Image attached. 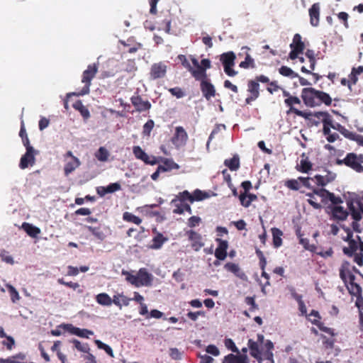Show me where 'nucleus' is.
Listing matches in <instances>:
<instances>
[{
  "instance_id": "f257e3e1",
  "label": "nucleus",
  "mask_w": 363,
  "mask_h": 363,
  "mask_svg": "<svg viewBox=\"0 0 363 363\" xmlns=\"http://www.w3.org/2000/svg\"><path fill=\"white\" fill-rule=\"evenodd\" d=\"M259 82L269 83V78L265 75L261 74L256 76L254 79L247 82V92L249 96L245 99L247 104H250L259 96Z\"/></svg>"
},
{
  "instance_id": "f03ea898",
  "label": "nucleus",
  "mask_w": 363,
  "mask_h": 363,
  "mask_svg": "<svg viewBox=\"0 0 363 363\" xmlns=\"http://www.w3.org/2000/svg\"><path fill=\"white\" fill-rule=\"evenodd\" d=\"M336 163L339 165L345 164L357 172H363V154L350 152L344 159H337Z\"/></svg>"
},
{
  "instance_id": "7ed1b4c3",
  "label": "nucleus",
  "mask_w": 363,
  "mask_h": 363,
  "mask_svg": "<svg viewBox=\"0 0 363 363\" xmlns=\"http://www.w3.org/2000/svg\"><path fill=\"white\" fill-rule=\"evenodd\" d=\"M98 72V65L95 63L89 65L87 69L83 72L82 82L84 84V87L78 95H85L89 93V87L91 80L94 78Z\"/></svg>"
},
{
  "instance_id": "20e7f679",
  "label": "nucleus",
  "mask_w": 363,
  "mask_h": 363,
  "mask_svg": "<svg viewBox=\"0 0 363 363\" xmlns=\"http://www.w3.org/2000/svg\"><path fill=\"white\" fill-rule=\"evenodd\" d=\"M235 59V54L233 51L224 52L220 56V60L223 65L224 72L229 77H234L238 74V72L233 69Z\"/></svg>"
},
{
  "instance_id": "39448f33",
  "label": "nucleus",
  "mask_w": 363,
  "mask_h": 363,
  "mask_svg": "<svg viewBox=\"0 0 363 363\" xmlns=\"http://www.w3.org/2000/svg\"><path fill=\"white\" fill-rule=\"evenodd\" d=\"M63 157L65 162L64 173L67 177L80 166L81 162L79 158L73 155L72 152L70 150L67 151L63 155Z\"/></svg>"
},
{
  "instance_id": "423d86ee",
  "label": "nucleus",
  "mask_w": 363,
  "mask_h": 363,
  "mask_svg": "<svg viewBox=\"0 0 363 363\" xmlns=\"http://www.w3.org/2000/svg\"><path fill=\"white\" fill-rule=\"evenodd\" d=\"M284 104L287 107H289V110L287 112L288 113H293L296 114V116L304 118H309V116H311V113L305 112V111L298 110L294 107V105H300L301 104V100L297 96H291L289 98L285 99Z\"/></svg>"
},
{
  "instance_id": "0eeeda50",
  "label": "nucleus",
  "mask_w": 363,
  "mask_h": 363,
  "mask_svg": "<svg viewBox=\"0 0 363 363\" xmlns=\"http://www.w3.org/2000/svg\"><path fill=\"white\" fill-rule=\"evenodd\" d=\"M318 90L314 88H303L301 91V98L306 106L314 107L317 106Z\"/></svg>"
},
{
  "instance_id": "6e6552de",
  "label": "nucleus",
  "mask_w": 363,
  "mask_h": 363,
  "mask_svg": "<svg viewBox=\"0 0 363 363\" xmlns=\"http://www.w3.org/2000/svg\"><path fill=\"white\" fill-rule=\"evenodd\" d=\"M167 65L162 62L154 63L150 70L149 77L150 80H156L164 78L166 76Z\"/></svg>"
},
{
  "instance_id": "1a4fd4ad",
  "label": "nucleus",
  "mask_w": 363,
  "mask_h": 363,
  "mask_svg": "<svg viewBox=\"0 0 363 363\" xmlns=\"http://www.w3.org/2000/svg\"><path fill=\"white\" fill-rule=\"evenodd\" d=\"M189 139L188 134L182 126H177L175 132L172 138V143L177 147H183L186 145Z\"/></svg>"
},
{
  "instance_id": "9d476101",
  "label": "nucleus",
  "mask_w": 363,
  "mask_h": 363,
  "mask_svg": "<svg viewBox=\"0 0 363 363\" xmlns=\"http://www.w3.org/2000/svg\"><path fill=\"white\" fill-rule=\"evenodd\" d=\"M314 116L318 118H322L323 123V134L327 138L331 134L330 129L333 128V118L328 112L319 111L315 112Z\"/></svg>"
},
{
  "instance_id": "9b49d317",
  "label": "nucleus",
  "mask_w": 363,
  "mask_h": 363,
  "mask_svg": "<svg viewBox=\"0 0 363 363\" xmlns=\"http://www.w3.org/2000/svg\"><path fill=\"white\" fill-rule=\"evenodd\" d=\"M181 194L183 200H188L191 203L194 201H203L209 197V194L207 192L200 189H196L192 194H190L187 190H184L181 192Z\"/></svg>"
},
{
  "instance_id": "f8f14e48",
  "label": "nucleus",
  "mask_w": 363,
  "mask_h": 363,
  "mask_svg": "<svg viewBox=\"0 0 363 363\" xmlns=\"http://www.w3.org/2000/svg\"><path fill=\"white\" fill-rule=\"evenodd\" d=\"M130 101L135 107V111L139 113L149 111L152 106L149 101L144 100L139 94L133 95L130 98Z\"/></svg>"
},
{
  "instance_id": "ddd939ff",
  "label": "nucleus",
  "mask_w": 363,
  "mask_h": 363,
  "mask_svg": "<svg viewBox=\"0 0 363 363\" xmlns=\"http://www.w3.org/2000/svg\"><path fill=\"white\" fill-rule=\"evenodd\" d=\"M38 153V150H31V149H28L26 153L22 155L20 160L19 167L21 169H25L29 166H33L35 163V155Z\"/></svg>"
},
{
  "instance_id": "4468645a",
  "label": "nucleus",
  "mask_w": 363,
  "mask_h": 363,
  "mask_svg": "<svg viewBox=\"0 0 363 363\" xmlns=\"http://www.w3.org/2000/svg\"><path fill=\"white\" fill-rule=\"evenodd\" d=\"M186 234L188 236L189 240L191 242V247L195 251H199L203 245L202 241V236L193 230L186 231Z\"/></svg>"
},
{
  "instance_id": "2eb2a0df",
  "label": "nucleus",
  "mask_w": 363,
  "mask_h": 363,
  "mask_svg": "<svg viewBox=\"0 0 363 363\" xmlns=\"http://www.w3.org/2000/svg\"><path fill=\"white\" fill-rule=\"evenodd\" d=\"M200 89L203 96L207 100H210L216 96V89L209 79L202 80L200 84Z\"/></svg>"
},
{
  "instance_id": "dca6fc26",
  "label": "nucleus",
  "mask_w": 363,
  "mask_h": 363,
  "mask_svg": "<svg viewBox=\"0 0 363 363\" xmlns=\"http://www.w3.org/2000/svg\"><path fill=\"white\" fill-rule=\"evenodd\" d=\"M218 247L215 250V257L218 260H224L227 257V250L228 248V242L220 238H216Z\"/></svg>"
},
{
  "instance_id": "f3484780",
  "label": "nucleus",
  "mask_w": 363,
  "mask_h": 363,
  "mask_svg": "<svg viewBox=\"0 0 363 363\" xmlns=\"http://www.w3.org/2000/svg\"><path fill=\"white\" fill-rule=\"evenodd\" d=\"M138 282L140 286H150L152 285V282L153 280L152 275L149 273L145 268H141L139 269L138 272Z\"/></svg>"
},
{
  "instance_id": "a211bd4d",
  "label": "nucleus",
  "mask_w": 363,
  "mask_h": 363,
  "mask_svg": "<svg viewBox=\"0 0 363 363\" xmlns=\"http://www.w3.org/2000/svg\"><path fill=\"white\" fill-rule=\"evenodd\" d=\"M320 4L315 3L308 10L310 16V23L312 26L316 27L319 25L320 20Z\"/></svg>"
},
{
  "instance_id": "6ab92c4d",
  "label": "nucleus",
  "mask_w": 363,
  "mask_h": 363,
  "mask_svg": "<svg viewBox=\"0 0 363 363\" xmlns=\"http://www.w3.org/2000/svg\"><path fill=\"white\" fill-rule=\"evenodd\" d=\"M181 195V192H179L171 201V204L174 206L173 209V213L174 214L182 215L184 213V208L185 205H186V201L188 200H183V197Z\"/></svg>"
},
{
  "instance_id": "aec40b11",
  "label": "nucleus",
  "mask_w": 363,
  "mask_h": 363,
  "mask_svg": "<svg viewBox=\"0 0 363 363\" xmlns=\"http://www.w3.org/2000/svg\"><path fill=\"white\" fill-rule=\"evenodd\" d=\"M352 271L360 274V272L354 266L352 267L351 269L350 264L348 262L342 263L340 269V277L345 284L347 283V277L352 273Z\"/></svg>"
},
{
  "instance_id": "412c9836",
  "label": "nucleus",
  "mask_w": 363,
  "mask_h": 363,
  "mask_svg": "<svg viewBox=\"0 0 363 363\" xmlns=\"http://www.w3.org/2000/svg\"><path fill=\"white\" fill-rule=\"evenodd\" d=\"M224 268L228 272L234 274L237 277L240 278V279H247V276L245 273L242 271V269H240L238 264L233 262H228L224 265Z\"/></svg>"
},
{
  "instance_id": "4be33fe9",
  "label": "nucleus",
  "mask_w": 363,
  "mask_h": 363,
  "mask_svg": "<svg viewBox=\"0 0 363 363\" xmlns=\"http://www.w3.org/2000/svg\"><path fill=\"white\" fill-rule=\"evenodd\" d=\"M160 162L163 163L162 165H159V169H162V172H168L172 169H178L179 166L174 162L172 159L163 158L160 157Z\"/></svg>"
},
{
  "instance_id": "5701e85b",
  "label": "nucleus",
  "mask_w": 363,
  "mask_h": 363,
  "mask_svg": "<svg viewBox=\"0 0 363 363\" xmlns=\"http://www.w3.org/2000/svg\"><path fill=\"white\" fill-rule=\"evenodd\" d=\"M248 347L250 351V355L255 358L259 363L262 361L261 352L259 349V344L252 339H250L247 342Z\"/></svg>"
},
{
  "instance_id": "b1692460",
  "label": "nucleus",
  "mask_w": 363,
  "mask_h": 363,
  "mask_svg": "<svg viewBox=\"0 0 363 363\" xmlns=\"http://www.w3.org/2000/svg\"><path fill=\"white\" fill-rule=\"evenodd\" d=\"M223 363H249V360L245 354L235 355L229 354L225 357Z\"/></svg>"
},
{
  "instance_id": "393cba45",
  "label": "nucleus",
  "mask_w": 363,
  "mask_h": 363,
  "mask_svg": "<svg viewBox=\"0 0 363 363\" xmlns=\"http://www.w3.org/2000/svg\"><path fill=\"white\" fill-rule=\"evenodd\" d=\"M331 211L334 219L345 220L348 216V212L342 206H335L332 208Z\"/></svg>"
},
{
  "instance_id": "a878e982",
  "label": "nucleus",
  "mask_w": 363,
  "mask_h": 363,
  "mask_svg": "<svg viewBox=\"0 0 363 363\" xmlns=\"http://www.w3.org/2000/svg\"><path fill=\"white\" fill-rule=\"evenodd\" d=\"M167 240L168 238L164 237L161 233H157V235L152 240V243L150 245V248L153 250L160 249Z\"/></svg>"
},
{
  "instance_id": "bb28decb",
  "label": "nucleus",
  "mask_w": 363,
  "mask_h": 363,
  "mask_svg": "<svg viewBox=\"0 0 363 363\" xmlns=\"http://www.w3.org/2000/svg\"><path fill=\"white\" fill-rule=\"evenodd\" d=\"M271 231L272 234V242L274 247L275 248L281 247L282 245L281 236L283 235V232L277 228H272Z\"/></svg>"
},
{
  "instance_id": "cd10ccee",
  "label": "nucleus",
  "mask_w": 363,
  "mask_h": 363,
  "mask_svg": "<svg viewBox=\"0 0 363 363\" xmlns=\"http://www.w3.org/2000/svg\"><path fill=\"white\" fill-rule=\"evenodd\" d=\"M335 176L328 173L325 176L317 174L314 177L315 183L318 186H324L335 179Z\"/></svg>"
},
{
  "instance_id": "c85d7f7f",
  "label": "nucleus",
  "mask_w": 363,
  "mask_h": 363,
  "mask_svg": "<svg viewBox=\"0 0 363 363\" xmlns=\"http://www.w3.org/2000/svg\"><path fill=\"white\" fill-rule=\"evenodd\" d=\"M239 199L241 205L247 208L251 205L252 201L257 200V196L254 194L241 193L239 196Z\"/></svg>"
},
{
  "instance_id": "c756f323",
  "label": "nucleus",
  "mask_w": 363,
  "mask_h": 363,
  "mask_svg": "<svg viewBox=\"0 0 363 363\" xmlns=\"http://www.w3.org/2000/svg\"><path fill=\"white\" fill-rule=\"evenodd\" d=\"M69 332L80 337L89 338V335H92L94 332L88 329H81L72 325H70Z\"/></svg>"
},
{
  "instance_id": "7c9ffc66",
  "label": "nucleus",
  "mask_w": 363,
  "mask_h": 363,
  "mask_svg": "<svg viewBox=\"0 0 363 363\" xmlns=\"http://www.w3.org/2000/svg\"><path fill=\"white\" fill-rule=\"evenodd\" d=\"M224 164L229 168L230 171H236L240 168V158L238 155H235L230 159H226Z\"/></svg>"
},
{
  "instance_id": "2f4dec72",
  "label": "nucleus",
  "mask_w": 363,
  "mask_h": 363,
  "mask_svg": "<svg viewBox=\"0 0 363 363\" xmlns=\"http://www.w3.org/2000/svg\"><path fill=\"white\" fill-rule=\"evenodd\" d=\"M131 298H128L123 294H118L113 296V303L121 308L122 306H127L129 305Z\"/></svg>"
},
{
  "instance_id": "473e14b6",
  "label": "nucleus",
  "mask_w": 363,
  "mask_h": 363,
  "mask_svg": "<svg viewBox=\"0 0 363 363\" xmlns=\"http://www.w3.org/2000/svg\"><path fill=\"white\" fill-rule=\"evenodd\" d=\"M359 208L358 209L355 208L352 203L349 205V209L350 211L352 218L356 221L360 220L362 218L363 205L362 203H359Z\"/></svg>"
},
{
  "instance_id": "72a5a7b5",
  "label": "nucleus",
  "mask_w": 363,
  "mask_h": 363,
  "mask_svg": "<svg viewBox=\"0 0 363 363\" xmlns=\"http://www.w3.org/2000/svg\"><path fill=\"white\" fill-rule=\"evenodd\" d=\"M22 228L26 232V233L32 238H36L40 233V230L39 228L28 223H23Z\"/></svg>"
},
{
  "instance_id": "f704fd0d",
  "label": "nucleus",
  "mask_w": 363,
  "mask_h": 363,
  "mask_svg": "<svg viewBox=\"0 0 363 363\" xmlns=\"http://www.w3.org/2000/svg\"><path fill=\"white\" fill-rule=\"evenodd\" d=\"M189 72L196 80L200 81L201 82L203 79H208L207 78L206 72L202 67H199L196 69H194L191 67Z\"/></svg>"
},
{
  "instance_id": "c9c22d12",
  "label": "nucleus",
  "mask_w": 363,
  "mask_h": 363,
  "mask_svg": "<svg viewBox=\"0 0 363 363\" xmlns=\"http://www.w3.org/2000/svg\"><path fill=\"white\" fill-rule=\"evenodd\" d=\"M86 228L91 233V234L99 240L103 241L106 238V235L103 232L101 226L93 227L90 225L86 226Z\"/></svg>"
},
{
  "instance_id": "e433bc0d",
  "label": "nucleus",
  "mask_w": 363,
  "mask_h": 363,
  "mask_svg": "<svg viewBox=\"0 0 363 363\" xmlns=\"http://www.w3.org/2000/svg\"><path fill=\"white\" fill-rule=\"evenodd\" d=\"M73 108L79 111L84 118L87 119L90 117V113L88 108L84 106L81 100H77L73 104Z\"/></svg>"
},
{
  "instance_id": "4c0bfd02",
  "label": "nucleus",
  "mask_w": 363,
  "mask_h": 363,
  "mask_svg": "<svg viewBox=\"0 0 363 363\" xmlns=\"http://www.w3.org/2000/svg\"><path fill=\"white\" fill-rule=\"evenodd\" d=\"M317 106L324 104L326 106H330L332 104V99L330 95L324 91H318V92Z\"/></svg>"
},
{
  "instance_id": "58836bf2",
  "label": "nucleus",
  "mask_w": 363,
  "mask_h": 363,
  "mask_svg": "<svg viewBox=\"0 0 363 363\" xmlns=\"http://www.w3.org/2000/svg\"><path fill=\"white\" fill-rule=\"evenodd\" d=\"M333 129L337 130L347 138L352 139L354 137V134L352 132L338 123L333 121Z\"/></svg>"
},
{
  "instance_id": "ea45409f",
  "label": "nucleus",
  "mask_w": 363,
  "mask_h": 363,
  "mask_svg": "<svg viewBox=\"0 0 363 363\" xmlns=\"http://www.w3.org/2000/svg\"><path fill=\"white\" fill-rule=\"evenodd\" d=\"M96 302L101 306H111L113 303V299L106 293L99 294L96 296Z\"/></svg>"
},
{
  "instance_id": "a19ab883",
  "label": "nucleus",
  "mask_w": 363,
  "mask_h": 363,
  "mask_svg": "<svg viewBox=\"0 0 363 363\" xmlns=\"http://www.w3.org/2000/svg\"><path fill=\"white\" fill-rule=\"evenodd\" d=\"M357 250H358L357 242L354 240H351L349 242V247H344L343 252L345 255H347L348 257H352L353 255L357 253Z\"/></svg>"
},
{
  "instance_id": "79ce46f5",
  "label": "nucleus",
  "mask_w": 363,
  "mask_h": 363,
  "mask_svg": "<svg viewBox=\"0 0 363 363\" xmlns=\"http://www.w3.org/2000/svg\"><path fill=\"white\" fill-rule=\"evenodd\" d=\"M133 152L137 159L142 160L145 163L147 162L149 155L140 146H134Z\"/></svg>"
},
{
  "instance_id": "37998d69",
  "label": "nucleus",
  "mask_w": 363,
  "mask_h": 363,
  "mask_svg": "<svg viewBox=\"0 0 363 363\" xmlns=\"http://www.w3.org/2000/svg\"><path fill=\"white\" fill-rule=\"evenodd\" d=\"M291 48H296L298 50L303 51L305 48V45L301 40V36L300 34L296 33L294 35L293 42L290 45Z\"/></svg>"
},
{
  "instance_id": "c03bdc74",
  "label": "nucleus",
  "mask_w": 363,
  "mask_h": 363,
  "mask_svg": "<svg viewBox=\"0 0 363 363\" xmlns=\"http://www.w3.org/2000/svg\"><path fill=\"white\" fill-rule=\"evenodd\" d=\"M347 289L349 291V293L352 296H359L360 294H362V288L361 286L355 283H346L345 284Z\"/></svg>"
},
{
  "instance_id": "a18cd8bd",
  "label": "nucleus",
  "mask_w": 363,
  "mask_h": 363,
  "mask_svg": "<svg viewBox=\"0 0 363 363\" xmlns=\"http://www.w3.org/2000/svg\"><path fill=\"white\" fill-rule=\"evenodd\" d=\"M95 157L100 162H106L109 157V152L104 147H100L95 153Z\"/></svg>"
},
{
  "instance_id": "49530a36",
  "label": "nucleus",
  "mask_w": 363,
  "mask_h": 363,
  "mask_svg": "<svg viewBox=\"0 0 363 363\" xmlns=\"http://www.w3.org/2000/svg\"><path fill=\"white\" fill-rule=\"evenodd\" d=\"M279 72L282 76L287 77L291 79H294L298 77V74L297 73H296L290 67L286 66H281L279 69Z\"/></svg>"
},
{
  "instance_id": "de8ad7c7",
  "label": "nucleus",
  "mask_w": 363,
  "mask_h": 363,
  "mask_svg": "<svg viewBox=\"0 0 363 363\" xmlns=\"http://www.w3.org/2000/svg\"><path fill=\"white\" fill-rule=\"evenodd\" d=\"M123 219L127 222L133 223L136 225H140L142 223V219L140 218L130 212H125L123 215Z\"/></svg>"
},
{
  "instance_id": "09e8293b",
  "label": "nucleus",
  "mask_w": 363,
  "mask_h": 363,
  "mask_svg": "<svg viewBox=\"0 0 363 363\" xmlns=\"http://www.w3.org/2000/svg\"><path fill=\"white\" fill-rule=\"evenodd\" d=\"M70 342H72L74 347L79 352H82L84 353H89L90 348L87 343L82 344L79 340L77 339H73L70 340Z\"/></svg>"
},
{
  "instance_id": "8fccbe9b",
  "label": "nucleus",
  "mask_w": 363,
  "mask_h": 363,
  "mask_svg": "<svg viewBox=\"0 0 363 363\" xmlns=\"http://www.w3.org/2000/svg\"><path fill=\"white\" fill-rule=\"evenodd\" d=\"M241 68L248 69L255 68V63L254 59L250 56V54H247L244 61H242L239 65Z\"/></svg>"
},
{
  "instance_id": "3c124183",
  "label": "nucleus",
  "mask_w": 363,
  "mask_h": 363,
  "mask_svg": "<svg viewBox=\"0 0 363 363\" xmlns=\"http://www.w3.org/2000/svg\"><path fill=\"white\" fill-rule=\"evenodd\" d=\"M312 168V164L306 159H302L300 162V164L298 167V170L303 173L308 172Z\"/></svg>"
},
{
  "instance_id": "603ef678",
  "label": "nucleus",
  "mask_w": 363,
  "mask_h": 363,
  "mask_svg": "<svg viewBox=\"0 0 363 363\" xmlns=\"http://www.w3.org/2000/svg\"><path fill=\"white\" fill-rule=\"evenodd\" d=\"M311 321L313 324L317 325L321 331L325 332L331 336L335 335L334 330L333 328L324 326L323 323L318 320V319H311Z\"/></svg>"
},
{
  "instance_id": "864d4df0",
  "label": "nucleus",
  "mask_w": 363,
  "mask_h": 363,
  "mask_svg": "<svg viewBox=\"0 0 363 363\" xmlns=\"http://www.w3.org/2000/svg\"><path fill=\"white\" fill-rule=\"evenodd\" d=\"M94 342L99 349L104 350L110 357H114L113 350L109 345L102 342L99 340H96Z\"/></svg>"
},
{
  "instance_id": "5fc2aeb1",
  "label": "nucleus",
  "mask_w": 363,
  "mask_h": 363,
  "mask_svg": "<svg viewBox=\"0 0 363 363\" xmlns=\"http://www.w3.org/2000/svg\"><path fill=\"white\" fill-rule=\"evenodd\" d=\"M299 243L303 246L305 250H309L312 252H316V246L315 245H310L308 239L300 238Z\"/></svg>"
},
{
  "instance_id": "6e6d98bb",
  "label": "nucleus",
  "mask_w": 363,
  "mask_h": 363,
  "mask_svg": "<svg viewBox=\"0 0 363 363\" xmlns=\"http://www.w3.org/2000/svg\"><path fill=\"white\" fill-rule=\"evenodd\" d=\"M155 125V123L152 120H148L143 125V134L145 136H150L151 131L152 130Z\"/></svg>"
},
{
  "instance_id": "4d7b16f0",
  "label": "nucleus",
  "mask_w": 363,
  "mask_h": 363,
  "mask_svg": "<svg viewBox=\"0 0 363 363\" xmlns=\"http://www.w3.org/2000/svg\"><path fill=\"white\" fill-rule=\"evenodd\" d=\"M306 56L309 59L310 69L314 70L316 64V60L315 57L314 51L312 50H308L306 53Z\"/></svg>"
},
{
  "instance_id": "13d9d810",
  "label": "nucleus",
  "mask_w": 363,
  "mask_h": 363,
  "mask_svg": "<svg viewBox=\"0 0 363 363\" xmlns=\"http://www.w3.org/2000/svg\"><path fill=\"white\" fill-rule=\"evenodd\" d=\"M168 91L172 96H176L177 99H181L185 96V93L182 89L178 86L170 88Z\"/></svg>"
},
{
  "instance_id": "bf43d9fd",
  "label": "nucleus",
  "mask_w": 363,
  "mask_h": 363,
  "mask_svg": "<svg viewBox=\"0 0 363 363\" xmlns=\"http://www.w3.org/2000/svg\"><path fill=\"white\" fill-rule=\"evenodd\" d=\"M0 257L3 262H5L9 264H13L14 261L12 256H11L9 252L6 251L5 250L1 251Z\"/></svg>"
},
{
  "instance_id": "052dcab7",
  "label": "nucleus",
  "mask_w": 363,
  "mask_h": 363,
  "mask_svg": "<svg viewBox=\"0 0 363 363\" xmlns=\"http://www.w3.org/2000/svg\"><path fill=\"white\" fill-rule=\"evenodd\" d=\"M285 186L291 190H298L300 185L297 179H289L285 182Z\"/></svg>"
},
{
  "instance_id": "680f3d73",
  "label": "nucleus",
  "mask_w": 363,
  "mask_h": 363,
  "mask_svg": "<svg viewBox=\"0 0 363 363\" xmlns=\"http://www.w3.org/2000/svg\"><path fill=\"white\" fill-rule=\"evenodd\" d=\"M186 315L190 320L196 321L198 319L199 316L205 317L206 312L203 311H199L196 312L190 311L186 314Z\"/></svg>"
},
{
  "instance_id": "e2e57ef3",
  "label": "nucleus",
  "mask_w": 363,
  "mask_h": 363,
  "mask_svg": "<svg viewBox=\"0 0 363 363\" xmlns=\"http://www.w3.org/2000/svg\"><path fill=\"white\" fill-rule=\"evenodd\" d=\"M329 193H330V191L328 190L323 189V188L319 189H313V194L321 197L323 201L325 199H328Z\"/></svg>"
},
{
  "instance_id": "0e129e2a",
  "label": "nucleus",
  "mask_w": 363,
  "mask_h": 363,
  "mask_svg": "<svg viewBox=\"0 0 363 363\" xmlns=\"http://www.w3.org/2000/svg\"><path fill=\"white\" fill-rule=\"evenodd\" d=\"M225 345L228 350H230L232 352L239 353V350L232 339H225Z\"/></svg>"
},
{
  "instance_id": "69168bd1",
  "label": "nucleus",
  "mask_w": 363,
  "mask_h": 363,
  "mask_svg": "<svg viewBox=\"0 0 363 363\" xmlns=\"http://www.w3.org/2000/svg\"><path fill=\"white\" fill-rule=\"evenodd\" d=\"M127 277H126V280L130 282L131 284H133V286H136V287H140V284H139V282H138V275H133L130 273H128L127 272Z\"/></svg>"
},
{
  "instance_id": "338daca9",
  "label": "nucleus",
  "mask_w": 363,
  "mask_h": 363,
  "mask_svg": "<svg viewBox=\"0 0 363 363\" xmlns=\"http://www.w3.org/2000/svg\"><path fill=\"white\" fill-rule=\"evenodd\" d=\"M201 222V219L199 216H191L188 219V225L190 228H194L199 225V223Z\"/></svg>"
},
{
  "instance_id": "774afa93",
  "label": "nucleus",
  "mask_w": 363,
  "mask_h": 363,
  "mask_svg": "<svg viewBox=\"0 0 363 363\" xmlns=\"http://www.w3.org/2000/svg\"><path fill=\"white\" fill-rule=\"evenodd\" d=\"M6 340H4L1 344L6 347L7 350H11L15 345V340L11 336H8L6 338Z\"/></svg>"
}]
</instances>
